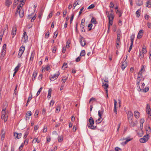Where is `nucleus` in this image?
<instances>
[{
    "mask_svg": "<svg viewBox=\"0 0 151 151\" xmlns=\"http://www.w3.org/2000/svg\"><path fill=\"white\" fill-rule=\"evenodd\" d=\"M6 108H4L2 110L1 116V118L2 119H3L4 118H8V116L7 113H6Z\"/></svg>",
    "mask_w": 151,
    "mask_h": 151,
    "instance_id": "obj_1",
    "label": "nucleus"
},
{
    "mask_svg": "<svg viewBox=\"0 0 151 151\" xmlns=\"http://www.w3.org/2000/svg\"><path fill=\"white\" fill-rule=\"evenodd\" d=\"M149 135L147 134L143 136L142 138H141L139 139V141L141 143H145L146 142L148 139Z\"/></svg>",
    "mask_w": 151,
    "mask_h": 151,
    "instance_id": "obj_2",
    "label": "nucleus"
},
{
    "mask_svg": "<svg viewBox=\"0 0 151 151\" xmlns=\"http://www.w3.org/2000/svg\"><path fill=\"white\" fill-rule=\"evenodd\" d=\"M24 11L23 10L20 9L19 10H17L15 13V15L17 16L18 14H19L20 17L22 18L24 16Z\"/></svg>",
    "mask_w": 151,
    "mask_h": 151,
    "instance_id": "obj_3",
    "label": "nucleus"
},
{
    "mask_svg": "<svg viewBox=\"0 0 151 151\" xmlns=\"http://www.w3.org/2000/svg\"><path fill=\"white\" fill-rule=\"evenodd\" d=\"M60 74L59 72H58L57 74H55L53 75H51V76L50 77V80L53 81L55 80V79H57Z\"/></svg>",
    "mask_w": 151,
    "mask_h": 151,
    "instance_id": "obj_4",
    "label": "nucleus"
},
{
    "mask_svg": "<svg viewBox=\"0 0 151 151\" xmlns=\"http://www.w3.org/2000/svg\"><path fill=\"white\" fill-rule=\"evenodd\" d=\"M80 42L81 45L82 47H84L86 44V41L85 38L83 37H81V39L80 40Z\"/></svg>",
    "mask_w": 151,
    "mask_h": 151,
    "instance_id": "obj_5",
    "label": "nucleus"
},
{
    "mask_svg": "<svg viewBox=\"0 0 151 151\" xmlns=\"http://www.w3.org/2000/svg\"><path fill=\"white\" fill-rule=\"evenodd\" d=\"M127 118L128 120H131L133 119V116L132 112L131 111H128L127 113Z\"/></svg>",
    "mask_w": 151,
    "mask_h": 151,
    "instance_id": "obj_6",
    "label": "nucleus"
},
{
    "mask_svg": "<svg viewBox=\"0 0 151 151\" xmlns=\"http://www.w3.org/2000/svg\"><path fill=\"white\" fill-rule=\"evenodd\" d=\"M129 122L130 124V126L131 127H134L137 125V121L134 122L133 119L129 121Z\"/></svg>",
    "mask_w": 151,
    "mask_h": 151,
    "instance_id": "obj_7",
    "label": "nucleus"
},
{
    "mask_svg": "<svg viewBox=\"0 0 151 151\" xmlns=\"http://www.w3.org/2000/svg\"><path fill=\"white\" fill-rule=\"evenodd\" d=\"M17 31L16 27L15 26H14L12 28V37H14V35L16 34Z\"/></svg>",
    "mask_w": 151,
    "mask_h": 151,
    "instance_id": "obj_8",
    "label": "nucleus"
},
{
    "mask_svg": "<svg viewBox=\"0 0 151 151\" xmlns=\"http://www.w3.org/2000/svg\"><path fill=\"white\" fill-rule=\"evenodd\" d=\"M6 44H4L3 46L1 54V55L3 56L5 55L6 49Z\"/></svg>",
    "mask_w": 151,
    "mask_h": 151,
    "instance_id": "obj_9",
    "label": "nucleus"
},
{
    "mask_svg": "<svg viewBox=\"0 0 151 151\" xmlns=\"http://www.w3.org/2000/svg\"><path fill=\"white\" fill-rule=\"evenodd\" d=\"M147 112L150 116H151V110L149 104H147Z\"/></svg>",
    "mask_w": 151,
    "mask_h": 151,
    "instance_id": "obj_10",
    "label": "nucleus"
},
{
    "mask_svg": "<svg viewBox=\"0 0 151 151\" xmlns=\"http://www.w3.org/2000/svg\"><path fill=\"white\" fill-rule=\"evenodd\" d=\"M143 30H140L138 34L137 38L138 39L141 38L143 35Z\"/></svg>",
    "mask_w": 151,
    "mask_h": 151,
    "instance_id": "obj_11",
    "label": "nucleus"
},
{
    "mask_svg": "<svg viewBox=\"0 0 151 151\" xmlns=\"http://www.w3.org/2000/svg\"><path fill=\"white\" fill-rule=\"evenodd\" d=\"M36 14H35L34 17H32L31 15H29L28 16L27 18L29 19H31V22H34V20L36 19Z\"/></svg>",
    "mask_w": 151,
    "mask_h": 151,
    "instance_id": "obj_12",
    "label": "nucleus"
},
{
    "mask_svg": "<svg viewBox=\"0 0 151 151\" xmlns=\"http://www.w3.org/2000/svg\"><path fill=\"white\" fill-rule=\"evenodd\" d=\"M88 122L89 123L87 124V126L89 125H93L94 123V120L92 117H90L88 119Z\"/></svg>",
    "mask_w": 151,
    "mask_h": 151,
    "instance_id": "obj_13",
    "label": "nucleus"
},
{
    "mask_svg": "<svg viewBox=\"0 0 151 151\" xmlns=\"http://www.w3.org/2000/svg\"><path fill=\"white\" fill-rule=\"evenodd\" d=\"M22 136V133H18L17 132L14 133V136L17 139L20 138Z\"/></svg>",
    "mask_w": 151,
    "mask_h": 151,
    "instance_id": "obj_14",
    "label": "nucleus"
},
{
    "mask_svg": "<svg viewBox=\"0 0 151 151\" xmlns=\"http://www.w3.org/2000/svg\"><path fill=\"white\" fill-rule=\"evenodd\" d=\"M127 66V63L125 61L123 62L121 66V68L123 70Z\"/></svg>",
    "mask_w": 151,
    "mask_h": 151,
    "instance_id": "obj_15",
    "label": "nucleus"
},
{
    "mask_svg": "<svg viewBox=\"0 0 151 151\" xmlns=\"http://www.w3.org/2000/svg\"><path fill=\"white\" fill-rule=\"evenodd\" d=\"M117 102L114 99V112L116 114H117V109H116V104Z\"/></svg>",
    "mask_w": 151,
    "mask_h": 151,
    "instance_id": "obj_16",
    "label": "nucleus"
},
{
    "mask_svg": "<svg viewBox=\"0 0 151 151\" xmlns=\"http://www.w3.org/2000/svg\"><path fill=\"white\" fill-rule=\"evenodd\" d=\"M23 38L24 42H26L28 40V36L27 35V33L26 32H24Z\"/></svg>",
    "mask_w": 151,
    "mask_h": 151,
    "instance_id": "obj_17",
    "label": "nucleus"
},
{
    "mask_svg": "<svg viewBox=\"0 0 151 151\" xmlns=\"http://www.w3.org/2000/svg\"><path fill=\"white\" fill-rule=\"evenodd\" d=\"M37 72L36 70H35L34 72H33V74H32V76L33 78H32V80L33 81H34L36 77L37 74Z\"/></svg>",
    "mask_w": 151,
    "mask_h": 151,
    "instance_id": "obj_18",
    "label": "nucleus"
},
{
    "mask_svg": "<svg viewBox=\"0 0 151 151\" xmlns=\"http://www.w3.org/2000/svg\"><path fill=\"white\" fill-rule=\"evenodd\" d=\"M1 131V134H1V140L2 141H3L4 139L5 134L4 132H4V129H2Z\"/></svg>",
    "mask_w": 151,
    "mask_h": 151,
    "instance_id": "obj_19",
    "label": "nucleus"
},
{
    "mask_svg": "<svg viewBox=\"0 0 151 151\" xmlns=\"http://www.w3.org/2000/svg\"><path fill=\"white\" fill-rule=\"evenodd\" d=\"M35 55V52L34 51H33L31 53V56L29 60L31 61H32L33 60L34 58Z\"/></svg>",
    "mask_w": 151,
    "mask_h": 151,
    "instance_id": "obj_20",
    "label": "nucleus"
},
{
    "mask_svg": "<svg viewBox=\"0 0 151 151\" xmlns=\"http://www.w3.org/2000/svg\"><path fill=\"white\" fill-rule=\"evenodd\" d=\"M12 1L11 0H6L5 2L6 5L7 7H9L10 4H12Z\"/></svg>",
    "mask_w": 151,
    "mask_h": 151,
    "instance_id": "obj_21",
    "label": "nucleus"
},
{
    "mask_svg": "<svg viewBox=\"0 0 151 151\" xmlns=\"http://www.w3.org/2000/svg\"><path fill=\"white\" fill-rule=\"evenodd\" d=\"M88 128L91 129H96L97 127L96 126L93 125H89L88 126Z\"/></svg>",
    "mask_w": 151,
    "mask_h": 151,
    "instance_id": "obj_22",
    "label": "nucleus"
},
{
    "mask_svg": "<svg viewBox=\"0 0 151 151\" xmlns=\"http://www.w3.org/2000/svg\"><path fill=\"white\" fill-rule=\"evenodd\" d=\"M136 3L138 6H141L143 4V1L141 0H136Z\"/></svg>",
    "mask_w": 151,
    "mask_h": 151,
    "instance_id": "obj_23",
    "label": "nucleus"
},
{
    "mask_svg": "<svg viewBox=\"0 0 151 151\" xmlns=\"http://www.w3.org/2000/svg\"><path fill=\"white\" fill-rule=\"evenodd\" d=\"M139 113L138 111H134V115L135 117L137 118L138 119L139 118Z\"/></svg>",
    "mask_w": 151,
    "mask_h": 151,
    "instance_id": "obj_24",
    "label": "nucleus"
},
{
    "mask_svg": "<svg viewBox=\"0 0 151 151\" xmlns=\"http://www.w3.org/2000/svg\"><path fill=\"white\" fill-rule=\"evenodd\" d=\"M147 134H149L151 132V129L150 127L149 126L146 129Z\"/></svg>",
    "mask_w": 151,
    "mask_h": 151,
    "instance_id": "obj_25",
    "label": "nucleus"
},
{
    "mask_svg": "<svg viewBox=\"0 0 151 151\" xmlns=\"http://www.w3.org/2000/svg\"><path fill=\"white\" fill-rule=\"evenodd\" d=\"M52 90L51 88H50L48 91V95L47 98L49 99L50 98L51 96Z\"/></svg>",
    "mask_w": 151,
    "mask_h": 151,
    "instance_id": "obj_26",
    "label": "nucleus"
},
{
    "mask_svg": "<svg viewBox=\"0 0 151 151\" xmlns=\"http://www.w3.org/2000/svg\"><path fill=\"white\" fill-rule=\"evenodd\" d=\"M142 78H140V77H137V85H138V86L139 85L140 82L141 81Z\"/></svg>",
    "mask_w": 151,
    "mask_h": 151,
    "instance_id": "obj_27",
    "label": "nucleus"
},
{
    "mask_svg": "<svg viewBox=\"0 0 151 151\" xmlns=\"http://www.w3.org/2000/svg\"><path fill=\"white\" fill-rule=\"evenodd\" d=\"M151 0H149L147 2L146 7L148 8H150L151 7L150 5L151 4Z\"/></svg>",
    "mask_w": 151,
    "mask_h": 151,
    "instance_id": "obj_28",
    "label": "nucleus"
},
{
    "mask_svg": "<svg viewBox=\"0 0 151 151\" xmlns=\"http://www.w3.org/2000/svg\"><path fill=\"white\" fill-rule=\"evenodd\" d=\"M98 115L99 117V118H101L102 115L104 113V110L103 109L102 110H99L98 112Z\"/></svg>",
    "mask_w": 151,
    "mask_h": 151,
    "instance_id": "obj_29",
    "label": "nucleus"
},
{
    "mask_svg": "<svg viewBox=\"0 0 151 151\" xmlns=\"http://www.w3.org/2000/svg\"><path fill=\"white\" fill-rule=\"evenodd\" d=\"M135 37V35H132L130 36V39L131 40V43H133L134 39Z\"/></svg>",
    "mask_w": 151,
    "mask_h": 151,
    "instance_id": "obj_30",
    "label": "nucleus"
},
{
    "mask_svg": "<svg viewBox=\"0 0 151 151\" xmlns=\"http://www.w3.org/2000/svg\"><path fill=\"white\" fill-rule=\"evenodd\" d=\"M91 22L93 23L94 24H96L97 23L94 17H93L91 20Z\"/></svg>",
    "mask_w": 151,
    "mask_h": 151,
    "instance_id": "obj_31",
    "label": "nucleus"
},
{
    "mask_svg": "<svg viewBox=\"0 0 151 151\" xmlns=\"http://www.w3.org/2000/svg\"><path fill=\"white\" fill-rule=\"evenodd\" d=\"M21 66V64L19 63L15 67L14 69V71H17L18 70L19 68Z\"/></svg>",
    "mask_w": 151,
    "mask_h": 151,
    "instance_id": "obj_32",
    "label": "nucleus"
},
{
    "mask_svg": "<svg viewBox=\"0 0 151 151\" xmlns=\"http://www.w3.org/2000/svg\"><path fill=\"white\" fill-rule=\"evenodd\" d=\"M86 54V52L85 50H81L80 54V56H84Z\"/></svg>",
    "mask_w": 151,
    "mask_h": 151,
    "instance_id": "obj_33",
    "label": "nucleus"
},
{
    "mask_svg": "<svg viewBox=\"0 0 151 151\" xmlns=\"http://www.w3.org/2000/svg\"><path fill=\"white\" fill-rule=\"evenodd\" d=\"M25 49L24 46L22 45L20 48L19 51L23 52L25 50Z\"/></svg>",
    "mask_w": 151,
    "mask_h": 151,
    "instance_id": "obj_34",
    "label": "nucleus"
},
{
    "mask_svg": "<svg viewBox=\"0 0 151 151\" xmlns=\"http://www.w3.org/2000/svg\"><path fill=\"white\" fill-rule=\"evenodd\" d=\"M108 17L109 20V26L110 25H112V20H111L109 15L108 16Z\"/></svg>",
    "mask_w": 151,
    "mask_h": 151,
    "instance_id": "obj_35",
    "label": "nucleus"
},
{
    "mask_svg": "<svg viewBox=\"0 0 151 151\" xmlns=\"http://www.w3.org/2000/svg\"><path fill=\"white\" fill-rule=\"evenodd\" d=\"M140 10L139 9L137 10L136 12V15L137 17H139L140 16Z\"/></svg>",
    "mask_w": 151,
    "mask_h": 151,
    "instance_id": "obj_36",
    "label": "nucleus"
},
{
    "mask_svg": "<svg viewBox=\"0 0 151 151\" xmlns=\"http://www.w3.org/2000/svg\"><path fill=\"white\" fill-rule=\"evenodd\" d=\"M103 85H102V86L104 87V88L105 89H107V88L108 87V83H103Z\"/></svg>",
    "mask_w": 151,
    "mask_h": 151,
    "instance_id": "obj_37",
    "label": "nucleus"
},
{
    "mask_svg": "<svg viewBox=\"0 0 151 151\" xmlns=\"http://www.w3.org/2000/svg\"><path fill=\"white\" fill-rule=\"evenodd\" d=\"M102 121V118H99L97 120L95 121L96 122L97 124L100 123Z\"/></svg>",
    "mask_w": 151,
    "mask_h": 151,
    "instance_id": "obj_38",
    "label": "nucleus"
},
{
    "mask_svg": "<svg viewBox=\"0 0 151 151\" xmlns=\"http://www.w3.org/2000/svg\"><path fill=\"white\" fill-rule=\"evenodd\" d=\"M116 44L117 45H116V47L117 48H119V45L120 44V40H117V41L116 42Z\"/></svg>",
    "mask_w": 151,
    "mask_h": 151,
    "instance_id": "obj_39",
    "label": "nucleus"
},
{
    "mask_svg": "<svg viewBox=\"0 0 151 151\" xmlns=\"http://www.w3.org/2000/svg\"><path fill=\"white\" fill-rule=\"evenodd\" d=\"M81 3V1L80 0H78L77 1H76L75 2L74 5L76 6L77 5H78L79 4Z\"/></svg>",
    "mask_w": 151,
    "mask_h": 151,
    "instance_id": "obj_40",
    "label": "nucleus"
},
{
    "mask_svg": "<svg viewBox=\"0 0 151 151\" xmlns=\"http://www.w3.org/2000/svg\"><path fill=\"white\" fill-rule=\"evenodd\" d=\"M42 87H41L40 88L39 90L37 92V93L36 94V96H38V95L40 94V92L42 90Z\"/></svg>",
    "mask_w": 151,
    "mask_h": 151,
    "instance_id": "obj_41",
    "label": "nucleus"
},
{
    "mask_svg": "<svg viewBox=\"0 0 151 151\" xmlns=\"http://www.w3.org/2000/svg\"><path fill=\"white\" fill-rule=\"evenodd\" d=\"M23 4H21L20 5L18 6H17V10H19L21 9L22 6H23Z\"/></svg>",
    "mask_w": 151,
    "mask_h": 151,
    "instance_id": "obj_42",
    "label": "nucleus"
},
{
    "mask_svg": "<svg viewBox=\"0 0 151 151\" xmlns=\"http://www.w3.org/2000/svg\"><path fill=\"white\" fill-rule=\"evenodd\" d=\"M58 141L59 142H61L63 139V137L62 136H59L58 137Z\"/></svg>",
    "mask_w": 151,
    "mask_h": 151,
    "instance_id": "obj_43",
    "label": "nucleus"
},
{
    "mask_svg": "<svg viewBox=\"0 0 151 151\" xmlns=\"http://www.w3.org/2000/svg\"><path fill=\"white\" fill-rule=\"evenodd\" d=\"M96 101V99L95 98H94V97H92L90 99L89 103H90L92 101Z\"/></svg>",
    "mask_w": 151,
    "mask_h": 151,
    "instance_id": "obj_44",
    "label": "nucleus"
},
{
    "mask_svg": "<svg viewBox=\"0 0 151 151\" xmlns=\"http://www.w3.org/2000/svg\"><path fill=\"white\" fill-rule=\"evenodd\" d=\"M145 69L144 67V66L142 65L141 67V70L139 72H141V73H143L142 71H145Z\"/></svg>",
    "mask_w": 151,
    "mask_h": 151,
    "instance_id": "obj_45",
    "label": "nucleus"
},
{
    "mask_svg": "<svg viewBox=\"0 0 151 151\" xmlns=\"http://www.w3.org/2000/svg\"><path fill=\"white\" fill-rule=\"evenodd\" d=\"M43 14V12L42 11H41L39 13L38 15V17L40 18V19H41L42 18V16Z\"/></svg>",
    "mask_w": 151,
    "mask_h": 151,
    "instance_id": "obj_46",
    "label": "nucleus"
},
{
    "mask_svg": "<svg viewBox=\"0 0 151 151\" xmlns=\"http://www.w3.org/2000/svg\"><path fill=\"white\" fill-rule=\"evenodd\" d=\"M149 90V87H146L144 89H143V91L144 92H147Z\"/></svg>",
    "mask_w": 151,
    "mask_h": 151,
    "instance_id": "obj_47",
    "label": "nucleus"
},
{
    "mask_svg": "<svg viewBox=\"0 0 151 151\" xmlns=\"http://www.w3.org/2000/svg\"><path fill=\"white\" fill-rule=\"evenodd\" d=\"M95 7V5L93 4H91L88 7V9H90L93 8Z\"/></svg>",
    "mask_w": 151,
    "mask_h": 151,
    "instance_id": "obj_48",
    "label": "nucleus"
},
{
    "mask_svg": "<svg viewBox=\"0 0 151 151\" xmlns=\"http://www.w3.org/2000/svg\"><path fill=\"white\" fill-rule=\"evenodd\" d=\"M57 50V47H54L52 48V52L53 53H55L56 50Z\"/></svg>",
    "mask_w": 151,
    "mask_h": 151,
    "instance_id": "obj_49",
    "label": "nucleus"
},
{
    "mask_svg": "<svg viewBox=\"0 0 151 151\" xmlns=\"http://www.w3.org/2000/svg\"><path fill=\"white\" fill-rule=\"evenodd\" d=\"M28 134L29 132L27 131H26L25 132L23 138L25 139L27 137Z\"/></svg>",
    "mask_w": 151,
    "mask_h": 151,
    "instance_id": "obj_50",
    "label": "nucleus"
},
{
    "mask_svg": "<svg viewBox=\"0 0 151 151\" xmlns=\"http://www.w3.org/2000/svg\"><path fill=\"white\" fill-rule=\"evenodd\" d=\"M144 57V54L143 53L140 52L139 53V58L141 59H142Z\"/></svg>",
    "mask_w": 151,
    "mask_h": 151,
    "instance_id": "obj_51",
    "label": "nucleus"
},
{
    "mask_svg": "<svg viewBox=\"0 0 151 151\" xmlns=\"http://www.w3.org/2000/svg\"><path fill=\"white\" fill-rule=\"evenodd\" d=\"M117 40H120V39L121 34L120 33H119L117 34Z\"/></svg>",
    "mask_w": 151,
    "mask_h": 151,
    "instance_id": "obj_52",
    "label": "nucleus"
},
{
    "mask_svg": "<svg viewBox=\"0 0 151 151\" xmlns=\"http://www.w3.org/2000/svg\"><path fill=\"white\" fill-rule=\"evenodd\" d=\"M74 16V14H72L71 15V17L70 19V23H71L73 21V19Z\"/></svg>",
    "mask_w": 151,
    "mask_h": 151,
    "instance_id": "obj_53",
    "label": "nucleus"
},
{
    "mask_svg": "<svg viewBox=\"0 0 151 151\" xmlns=\"http://www.w3.org/2000/svg\"><path fill=\"white\" fill-rule=\"evenodd\" d=\"M67 65V63H63V65L62 66V69H63V70H65V68H67V67H65V68H64V67L65 66Z\"/></svg>",
    "mask_w": 151,
    "mask_h": 151,
    "instance_id": "obj_54",
    "label": "nucleus"
},
{
    "mask_svg": "<svg viewBox=\"0 0 151 151\" xmlns=\"http://www.w3.org/2000/svg\"><path fill=\"white\" fill-rule=\"evenodd\" d=\"M23 53V52H21L19 51V52L18 54V57L19 58H20L21 57Z\"/></svg>",
    "mask_w": 151,
    "mask_h": 151,
    "instance_id": "obj_55",
    "label": "nucleus"
},
{
    "mask_svg": "<svg viewBox=\"0 0 151 151\" xmlns=\"http://www.w3.org/2000/svg\"><path fill=\"white\" fill-rule=\"evenodd\" d=\"M32 94H31V96H29V97L28 99V100H27V101H28V102H29L32 99Z\"/></svg>",
    "mask_w": 151,
    "mask_h": 151,
    "instance_id": "obj_56",
    "label": "nucleus"
},
{
    "mask_svg": "<svg viewBox=\"0 0 151 151\" xmlns=\"http://www.w3.org/2000/svg\"><path fill=\"white\" fill-rule=\"evenodd\" d=\"M133 43H131V45L130 46V47H129V48L128 50V52H129L132 49V45H133Z\"/></svg>",
    "mask_w": 151,
    "mask_h": 151,
    "instance_id": "obj_57",
    "label": "nucleus"
},
{
    "mask_svg": "<svg viewBox=\"0 0 151 151\" xmlns=\"http://www.w3.org/2000/svg\"><path fill=\"white\" fill-rule=\"evenodd\" d=\"M50 68V66L49 65H47V66H46L45 68V70L48 71L49 70Z\"/></svg>",
    "mask_w": 151,
    "mask_h": 151,
    "instance_id": "obj_58",
    "label": "nucleus"
},
{
    "mask_svg": "<svg viewBox=\"0 0 151 151\" xmlns=\"http://www.w3.org/2000/svg\"><path fill=\"white\" fill-rule=\"evenodd\" d=\"M49 35V32H47L45 34V38H48Z\"/></svg>",
    "mask_w": 151,
    "mask_h": 151,
    "instance_id": "obj_59",
    "label": "nucleus"
},
{
    "mask_svg": "<svg viewBox=\"0 0 151 151\" xmlns=\"http://www.w3.org/2000/svg\"><path fill=\"white\" fill-rule=\"evenodd\" d=\"M142 73H141V72H139L138 73V77H140V78H142Z\"/></svg>",
    "mask_w": 151,
    "mask_h": 151,
    "instance_id": "obj_60",
    "label": "nucleus"
},
{
    "mask_svg": "<svg viewBox=\"0 0 151 151\" xmlns=\"http://www.w3.org/2000/svg\"><path fill=\"white\" fill-rule=\"evenodd\" d=\"M24 146V144L22 143L21 145H20V147H19V150H22L23 147Z\"/></svg>",
    "mask_w": 151,
    "mask_h": 151,
    "instance_id": "obj_61",
    "label": "nucleus"
},
{
    "mask_svg": "<svg viewBox=\"0 0 151 151\" xmlns=\"http://www.w3.org/2000/svg\"><path fill=\"white\" fill-rule=\"evenodd\" d=\"M92 27V24H88V27H90V28L88 29L89 31H90L91 29V27Z\"/></svg>",
    "mask_w": 151,
    "mask_h": 151,
    "instance_id": "obj_62",
    "label": "nucleus"
},
{
    "mask_svg": "<svg viewBox=\"0 0 151 151\" xmlns=\"http://www.w3.org/2000/svg\"><path fill=\"white\" fill-rule=\"evenodd\" d=\"M81 59V58L80 57H78L76 59V62H78Z\"/></svg>",
    "mask_w": 151,
    "mask_h": 151,
    "instance_id": "obj_63",
    "label": "nucleus"
},
{
    "mask_svg": "<svg viewBox=\"0 0 151 151\" xmlns=\"http://www.w3.org/2000/svg\"><path fill=\"white\" fill-rule=\"evenodd\" d=\"M115 150L116 151H121V149L118 147H116L115 148Z\"/></svg>",
    "mask_w": 151,
    "mask_h": 151,
    "instance_id": "obj_64",
    "label": "nucleus"
}]
</instances>
